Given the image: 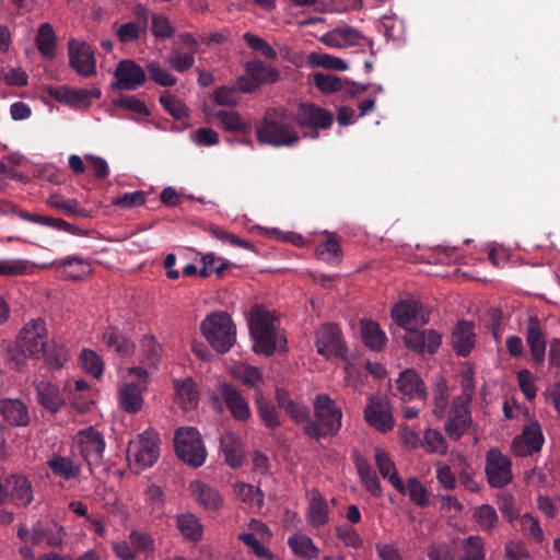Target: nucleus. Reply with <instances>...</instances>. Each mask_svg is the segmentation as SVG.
<instances>
[{"instance_id":"nucleus-28","label":"nucleus","mask_w":560,"mask_h":560,"mask_svg":"<svg viewBox=\"0 0 560 560\" xmlns=\"http://www.w3.org/2000/svg\"><path fill=\"white\" fill-rule=\"evenodd\" d=\"M375 463L381 476L388 479L390 485L400 493L406 494V485L399 477L389 454L382 448L375 450Z\"/></svg>"},{"instance_id":"nucleus-60","label":"nucleus","mask_w":560,"mask_h":560,"mask_svg":"<svg viewBox=\"0 0 560 560\" xmlns=\"http://www.w3.org/2000/svg\"><path fill=\"white\" fill-rule=\"evenodd\" d=\"M336 536L343 542L346 547L359 549L363 545L362 537L351 525L348 524L337 526Z\"/></svg>"},{"instance_id":"nucleus-26","label":"nucleus","mask_w":560,"mask_h":560,"mask_svg":"<svg viewBox=\"0 0 560 560\" xmlns=\"http://www.w3.org/2000/svg\"><path fill=\"white\" fill-rule=\"evenodd\" d=\"M206 116L208 121H218L226 131L244 135L250 132V125L247 124L237 112L221 109L217 112H206Z\"/></svg>"},{"instance_id":"nucleus-32","label":"nucleus","mask_w":560,"mask_h":560,"mask_svg":"<svg viewBox=\"0 0 560 560\" xmlns=\"http://www.w3.org/2000/svg\"><path fill=\"white\" fill-rule=\"evenodd\" d=\"M220 443L225 463L233 469L240 468L244 463V451L238 436L228 432L221 436Z\"/></svg>"},{"instance_id":"nucleus-53","label":"nucleus","mask_w":560,"mask_h":560,"mask_svg":"<svg viewBox=\"0 0 560 560\" xmlns=\"http://www.w3.org/2000/svg\"><path fill=\"white\" fill-rule=\"evenodd\" d=\"M80 360L83 369L90 375L98 378L103 375L104 364L100 355L90 349H84L81 352Z\"/></svg>"},{"instance_id":"nucleus-44","label":"nucleus","mask_w":560,"mask_h":560,"mask_svg":"<svg viewBox=\"0 0 560 560\" xmlns=\"http://www.w3.org/2000/svg\"><path fill=\"white\" fill-rule=\"evenodd\" d=\"M103 341L120 355H130L135 350V345L122 336L117 328H107L103 334Z\"/></svg>"},{"instance_id":"nucleus-25","label":"nucleus","mask_w":560,"mask_h":560,"mask_svg":"<svg viewBox=\"0 0 560 560\" xmlns=\"http://www.w3.org/2000/svg\"><path fill=\"white\" fill-rule=\"evenodd\" d=\"M397 390L402 400L427 398V388L422 378L411 369L405 370L396 381Z\"/></svg>"},{"instance_id":"nucleus-38","label":"nucleus","mask_w":560,"mask_h":560,"mask_svg":"<svg viewBox=\"0 0 560 560\" xmlns=\"http://www.w3.org/2000/svg\"><path fill=\"white\" fill-rule=\"evenodd\" d=\"M46 205L68 217L89 218L90 211L82 208L78 200L52 195L46 200Z\"/></svg>"},{"instance_id":"nucleus-58","label":"nucleus","mask_w":560,"mask_h":560,"mask_svg":"<svg viewBox=\"0 0 560 560\" xmlns=\"http://www.w3.org/2000/svg\"><path fill=\"white\" fill-rule=\"evenodd\" d=\"M310 61L316 67L336 71H345L348 68L341 58L328 54H311Z\"/></svg>"},{"instance_id":"nucleus-11","label":"nucleus","mask_w":560,"mask_h":560,"mask_svg":"<svg viewBox=\"0 0 560 560\" xmlns=\"http://www.w3.org/2000/svg\"><path fill=\"white\" fill-rule=\"evenodd\" d=\"M78 445L81 455L90 467L102 464L106 444L100 431L93 427L80 430Z\"/></svg>"},{"instance_id":"nucleus-49","label":"nucleus","mask_w":560,"mask_h":560,"mask_svg":"<svg viewBox=\"0 0 560 560\" xmlns=\"http://www.w3.org/2000/svg\"><path fill=\"white\" fill-rule=\"evenodd\" d=\"M450 405V394L447 383L444 378L436 382L433 393V415L438 419L445 416L446 409Z\"/></svg>"},{"instance_id":"nucleus-6","label":"nucleus","mask_w":560,"mask_h":560,"mask_svg":"<svg viewBox=\"0 0 560 560\" xmlns=\"http://www.w3.org/2000/svg\"><path fill=\"white\" fill-rule=\"evenodd\" d=\"M174 447L176 455L191 467H200L206 460L207 451L195 428H178L174 435Z\"/></svg>"},{"instance_id":"nucleus-31","label":"nucleus","mask_w":560,"mask_h":560,"mask_svg":"<svg viewBox=\"0 0 560 560\" xmlns=\"http://www.w3.org/2000/svg\"><path fill=\"white\" fill-rule=\"evenodd\" d=\"M0 411L11 425L24 427L30 422L27 408L20 399H2Z\"/></svg>"},{"instance_id":"nucleus-41","label":"nucleus","mask_w":560,"mask_h":560,"mask_svg":"<svg viewBox=\"0 0 560 560\" xmlns=\"http://www.w3.org/2000/svg\"><path fill=\"white\" fill-rule=\"evenodd\" d=\"M245 68L247 74L260 85L276 83L280 79L278 70L270 65L264 63L261 60L249 61L246 63Z\"/></svg>"},{"instance_id":"nucleus-24","label":"nucleus","mask_w":560,"mask_h":560,"mask_svg":"<svg viewBox=\"0 0 560 560\" xmlns=\"http://www.w3.org/2000/svg\"><path fill=\"white\" fill-rule=\"evenodd\" d=\"M37 402L48 412L55 415L65 406L66 401L59 387L47 380L33 382Z\"/></svg>"},{"instance_id":"nucleus-42","label":"nucleus","mask_w":560,"mask_h":560,"mask_svg":"<svg viewBox=\"0 0 560 560\" xmlns=\"http://www.w3.org/2000/svg\"><path fill=\"white\" fill-rule=\"evenodd\" d=\"M255 401L257 412L264 424L271 430L279 428L281 422L279 420V412L276 406L271 401L265 399L260 390L256 392Z\"/></svg>"},{"instance_id":"nucleus-63","label":"nucleus","mask_w":560,"mask_h":560,"mask_svg":"<svg viewBox=\"0 0 560 560\" xmlns=\"http://www.w3.org/2000/svg\"><path fill=\"white\" fill-rule=\"evenodd\" d=\"M466 556L460 560H485L486 552L480 536H469L464 540Z\"/></svg>"},{"instance_id":"nucleus-51","label":"nucleus","mask_w":560,"mask_h":560,"mask_svg":"<svg viewBox=\"0 0 560 560\" xmlns=\"http://www.w3.org/2000/svg\"><path fill=\"white\" fill-rule=\"evenodd\" d=\"M316 255L324 261L339 262L341 257V247L339 242L330 234L326 241L317 246Z\"/></svg>"},{"instance_id":"nucleus-55","label":"nucleus","mask_w":560,"mask_h":560,"mask_svg":"<svg viewBox=\"0 0 560 560\" xmlns=\"http://www.w3.org/2000/svg\"><path fill=\"white\" fill-rule=\"evenodd\" d=\"M159 101L163 108L175 119H183L188 116L187 106L175 96L164 93Z\"/></svg>"},{"instance_id":"nucleus-40","label":"nucleus","mask_w":560,"mask_h":560,"mask_svg":"<svg viewBox=\"0 0 560 560\" xmlns=\"http://www.w3.org/2000/svg\"><path fill=\"white\" fill-rule=\"evenodd\" d=\"M355 466L366 491L370 492L375 498L381 497V482L370 463L364 458L358 457L355 460Z\"/></svg>"},{"instance_id":"nucleus-35","label":"nucleus","mask_w":560,"mask_h":560,"mask_svg":"<svg viewBox=\"0 0 560 560\" xmlns=\"http://www.w3.org/2000/svg\"><path fill=\"white\" fill-rule=\"evenodd\" d=\"M361 335L364 345L373 350L381 351L387 342V336L380 325L371 319L361 320Z\"/></svg>"},{"instance_id":"nucleus-4","label":"nucleus","mask_w":560,"mask_h":560,"mask_svg":"<svg viewBox=\"0 0 560 560\" xmlns=\"http://www.w3.org/2000/svg\"><path fill=\"white\" fill-rule=\"evenodd\" d=\"M200 329L210 346L220 353H226L235 343L236 326L226 312L207 315L201 322Z\"/></svg>"},{"instance_id":"nucleus-39","label":"nucleus","mask_w":560,"mask_h":560,"mask_svg":"<svg viewBox=\"0 0 560 560\" xmlns=\"http://www.w3.org/2000/svg\"><path fill=\"white\" fill-rule=\"evenodd\" d=\"M176 527L184 538L199 541L202 538V525L192 513H183L176 516Z\"/></svg>"},{"instance_id":"nucleus-57","label":"nucleus","mask_w":560,"mask_h":560,"mask_svg":"<svg viewBox=\"0 0 560 560\" xmlns=\"http://www.w3.org/2000/svg\"><path fill=\"white\" fill-rule=\"evenodd\" d=\"M145 501L155 516H161L164 513L165 494L161 487L150 485L145 490Z\"/></svg>"},{"instance_id":"nucleus-33","label":"nucleus","mask_w":560,"mask_h":560,"mask_svg":"<svg viewBox=\"0 0 560 560\" xmlns=\"http://www.w3.org/2000/svg\"><path fill=\"white\" fill-rule=\"evenodd\" d=\"M40 357L44 358L49 369L61 370L70 360V351L60 339H52L50 343L45 346Z\"/></svg>"},{"instance_id":"nucleus-48","label":"nucleus","mask_w":560,"mask_h":560,"mask_svg":"<svg viewBox=\"0 0 560 560\" xmlns=\"http://www.w3.org/2000/svg\"><path fill=\"white\" fill-rule=\"evenodd\" d=\"M202 268L199 271L200 277H209L211 273L222 276L223 272L234 266L233 262L222 257H217L214 254H205L201 258Z\"/></svg>"},{"instance_id":"nucleus-17","label":"nucleus","mask_w":560,"mask_h":560,"mask_svg":"<svg viewBox=\"0 0 560 560\" xmlns=\"http://www.w3.org/2000/svg\"><path fill=\"white\" fill-rule=\"evenodd\" d=\"M48 95L70 106H90L93 98H100L102 92L98 88L75 89L68 86L48 88Z\"/></svg>"},{"instance_id":"nucleus-37","label":"nucleus","mask_w":560,"mask_h":560,"mask_svg":"<svg viewBox=\"0 0 560 560\" xmlns=\"http://www.w3.org/2000/svg\"><path fill=\"white\" fill-rule=\"evenodd\" d=\"M35 43L44 59L51 60L55 58L57 36L50 23H44L38 27Z\"/></svg>"},{"instance_id":"nucleus-2","label":"nucleus","mask_w":560,"mask_h":560,"mask_svg":"<svg viewBox=\"0 0 560 560\" xmlns=\"http://www.w3.org/2000/svg\"><path fill=\"white\" fill-rule=\"evenodd\" d=\"M249 332L254 340V351L270 357L277 348H282L285 339L278 336L275 328V316L264 306L255 304L248 318Z\"/></svg>"},{"instance_id":"nucleus-19","label":"nucleus","mask_w":560,"mask_h":560,"mask_svg":"<svg viewBox=\"0 0 560 560\" xmlns=\"http://www.w3.org/2000/svg\"><path fill=\"white\" fill-rule=\"evenodd\" d=\"M525 339L529 348L532 360L541 365L546 358V334L537 316H529L525 327Z\"/></svg>"},{"instance_id":"nucleus-7","label":"nucleus","mask_w":560,"mask_h":560,"mask_svg":"<svg viewBox=\"0 0 560 560\" xmlns=\"http://www.w3.org/2000/svg\"><path fill=\"white\" fill-rule=\"evenodd\" d=\"M47 328L42 318H33L27 322L21 329L19 335V348L26 357L40 358L42 352L47 345Z\"/></svg>"},{"instance_id":"nucleus-45","label":"nucleus","mask_w":560,"mask_h":560,"mask_svg":"<svg viewBox=\"0 0 560 560\" xmlns=\"http://www.w3.org/2000/svg\"><path fill=\"white\" fill-rule=\"evenodd\" d=\"M119 402L122 409L129 413L138 412L142 407L140 388L135 384H126L119 390Z\"/></svg>"},{"instance_id":"nucleus-5","label":"nucleus","mask_w":560,"mask_h":560,"mask_svg":"<svg viewBox=\"0 0 560 560\" xmlns=\"http://www.w3.org/2000/svg\"><path fill=\"white\" fill-rule=\"evenodd\" d=\"M160 438L153 430H145L127 447V459L137 472L153 466L160 456Z\"/></svg>"},{"instance_id":"nucleus-47","label":"nucleus","mask_w":560,"mask_h":560,"mask_svg":"<svg viewBox=\"0 0 560 560\" xmlns=\"http://www.w3.org/2000/svg\"><path fill=\"white\" fill-rule=\"evenodd\" d=\"M328 513L329 511L326 499L319 493L314 495L308 506L310 523L315 527L324 526L329 520Z\"/></svg>"},{"instance_id":"nucleus-21","label":"nucleus","mask_w":560,"mask_h":560,"mask_svg":"<svg viewBox=\"0 0 560 560\" xmlns=\"http://www.w3.org/2000/svg\"><path fill=\"white\" fill-rule=\"evenodd\" d=\"M219 393L226 409L235 420L246 421L250 418L252 411L248 400L235 386L229 383H221L219 385Z\"/></svg>"},{"instance_id":"nucleus-50","label":"nucleus","mask_w":560,"mask_h":560,"mask_svg":"<svg viewBox=\"0 0 560 560\" xmlns=\"http://www.w3.org/2000/svg\"><path fill=\"white\" fill-rule=\"evenodd\" d=\"M237 497L242 502L256 508H261L264 504L262 491L253 485L240 482L235 486Z\"/></svg>"},{"instance_id":"nucleus-34","label":"nucleus","mask_w":560,"mask_h":560,"mask_svg":"<svg viewBox=\"0 0 560 560\" xmlns=\"http://www.w3.org/2000/svg\"><path fill=\"white\" fill-rule=\"evenodd\" d=\"M175 400L185 410L194 409L199 402V392L191 378L174 381Z\"/></svg>"},{"instance_id":"nucleus-20","label":"nucleus","mask_w":560,"mask_h":560,"mask_svg":"<svg viewBox=\"0 0 560 560\" xmlns=\"http://www.w3.org/2000/svg\"><path fill=\"white\" fill-rule=\"evenodd\" d=\"M295 124L312 129H328L332 125V115L312 103H301L298 107Z\"/></svg>"},{"instance_id":"nucleus-29","label":"nucleus","mask_w":560,"mask_h":560,"mask_svg":"<svg viewBox=\"0 0 560 560\" xmlns=\"http://www.w3.org/2000/svg\"><path fill=\"white\" fill-rule=\"evenodd\" d=\"M190 491L195 500L208 511H217L223 504L219 491L207 483L195 480L190 483Z\"/></svg>"},{"instance_id":"nucleus-27","label":"nucleus","mask_w":560,"mask_h":560,"mask_svg":"<svg viewBox=\"0 0 560 560\" xmlns=\"http://www.w3.org/2000/svg\"><path fill=\"white\" fill-rule=\"evenodd\" d=\"M57 271L68 280L78 281L91 273L90 264L80 256H68L54 262Z\"/></svg>"},{"instance_id":"nucleus-52","label":"nucleus","mask_w":560,"mask_h":560,"mask_svg":"<svg viewBox=\"0 0 560 560\" xmlns=\"http://www.w3.org/2000/svg\"><path fill=\"white\" fill-rule=\"evenodd\" d=\"M151 33L156 39L163 40L173 37L175 34V28L171 24L167 16L162 13H152Z\"/></svg>"},{"instance_id":"nucleus-8","label":"nucleus","mask_w":560,"mask_h":560,"mask_svg":"<svg viewBox=\"0 0 560 560\" xmlns=\"http://www.w3.org/2000/svg\"><path fill=\"white\" fill-rule=\"evenodd\" d=\"M485 472L491 488L502 489L513 480L512 462L497 447L486 454Z\"/></svg>"},{"instance_id":"nucleus-23","label":"nucleus","mask_w":560,"mask_h":560,"mask_svg":"<svg viewBox=\"0 0 560 560\" xmlns=\"http://www.w3.org/2000/svg\"><path fill=\"white\" fill-rule=\"evenodd\" d=\"M422 311L421 303L417 301H402L394 306L392 310V317L394 322L402 327L406 331L413 328L412 325H425L429 322V316L420 314Z\"/></svg>"},{"instance_id":"nucleus-1","label":"nucleus","mask_w":560,"mask_h":560,"mask_svg":"<svg viewBox=\"0 0 560 560\" xmlns=\"http://www.w3.org/2000/svg\"><path fill=\"white\" fill-rule=\"evenodd\" d=\"M256 138L271 147H292L300 136L295 130L294 113L288 108H269L256 128Z\"/></svg>"},{"instance_id":"nucleus-61","label":"nucleus","mask_w":560,"mask_h":560,"mask_svg":"<svg viewBox=\"0 0 560 560\" xmlns=\"http://www.w3.org/2000/svg\"><path fill=\"white\" fill-rule=\"evenodd\" d=\"M166 62L177 72H185L195 65V57L190 52L175 50L166 57Z\"/></svg>"},{"instance_id":"nucleus-46","label":"nucleus","mask_w":560,"mask_h":560,"mask_svg":"<svg viewBox=\"0 0 560 560\" xmlns=\"http://www.w3.org/2000/svg\"><path fill=\"white\" fill-rule=\"evenodd\" d=\"M472 517L481 530L491 533L499 523L495 509L489 504H482L474 509Z\"/></svg>"},{"instance_id":"nucleus-9","label":"nucleus","mask_w":560,"mask_h":560,"mask_svg":"<svg viewBox=\"0 0 560 560\" xmlns=\"http://www.w3.org/2000/svg\"><path fill=\"white\" fill-rule=\"evenodd\" d=\"M68 55L70 67L81 77L90 78L96 73L94 50L86 42L69 39Z\"/></svg>"},{"instance_id":"nucleus-54","label":"nucleus","mask_w":560,"mask_h":560,"mask_svg":"<svg viewBox=\"0 0 560 560\" xmlns=\"http://www.w3.org/2000/svg\"><path fill=\"white\" fill-rule=\"evenodd\" d=\"M407 492L410 497V500L417 505L421 508L429 505V492L418 478L410 477L407 479L406 493Z\"/></svg>"},{"instance_id":"nucleus-18","label":"nucleus","mask_w":560,"mask_h":560,"mask_svg":"<svg viewBox=\"0 0 560 560\" xmlns=\"http://www.w3.org/2000/svg\"><path fill=\"white\" fill-rule=\"evenodd\" d=\"M442 336L433 329L420 330L418 328L408 329L404 336V342L412 351L423 353H435L441 346Z\"/></svg>"},{"instance_id":"nucleus-3","label":"nucleus","mask_w":560,"mask_h":560,"mask_svg":"<svg viewBox=\"0 0 560 560\" xmlns=\"http://www.w3.org/2000/svg\"><path fill=\"white\" fill-rule=\"evenodd\" d=\"M315 420L308 418L304 433L316 441L336 435L341 428L342 411L327 394H319L314 400Z\"/></svg>"},{"instance_id":"nucleus-56","label":"nucleus","mask_w":560,"mask_h":560,"mask_svg":"<svg viewBox=\"0 0 560 560\" xmlns=\"http://www.w3.org/2000/svg\"><path fill=\"white\" fill-rule=\"evenodd\" d=\"M314 84L323 93H334L343 89V82L339 77L322 72L314 74Z\"/></svg>"},{"instance_id":"nucleus-15","label":"nucleus","mask_w":560,"mask_h":560,"mask_svg":"<svg viewBox=\"0 0 560 560\" xmlns=\"http://www.w3.org/2000/svg\"><path fill=\"white\" fill-rule=\"evenodd\" d=\"M364 419L380 432H388L394 428V419L387 400L383 397H370L364 409Z\"/></svg>"},{"instance_id":"nucleus-22","label":"nucleus","mask_w":560,"mask_h":560,"mask_svg":"<svg viewBox=\"0 0 560 560\" xmlns=\"http://www.w3.org/2000/svg\"><path fill=\"white\" fill-rule=\"evenodd\" d=\"M468 405V402H464L460 399H454L452 402L444 429L448 438L454 441L459 440L465 434L471 422Z\"/></svg>"},{"instance_id":"nucleus-30","label":"nucleus","mask_w":560,"mask_h":560,"mask_svg":"<svg viewBox=\"0 0 560 560\" xmlns=\"http://www.w3.org/2000/svg\"><path fill=\"white\" fill-rule=\"evenodd\" d=\"M474 325L466 320H460L452 336L453 347L460 357H467L475 347Z\"/></svg>"},{"instance_id":"nucleus-14","label":"nucleus","mask_w":560,"mask_h":560,"mask_svg":"<svg viewBox=\"0 0 560 560\" xmlns=\"http://www.w3.org/2000/svg\"><path fill=\"white\" fill-rule=\"evenodd\" d=\"M114 75L116 81L113 86L117 90L133 91L147 81L143 68L130 59L119 61Z\"/></svg>"},{"instance_id":"nucleus-62","label":"nucleus","mask_w":560,"mask_h":560,"mask_svg":"<svg viewBox=\"0 0 560 560\" xmlns=\"http://www.w3.org/2000/svg\"><path fill=\"white\" fill-rule=\"evenodd\" d=\"M521 529L529 539H533L535 542H541L544 539V532L538 520L529 513L521 516Z\"/></svg>"},{"instance_id":"nucleus-64","label":"nucleus","mask_w":560,"mask_h":560,"mask_svg":"<svg viewBox=\"0 0 560 560\" xmlns=\"http://www.w3.org/2000/svg\"><path fill=\"white\" fill-rule=\"evenodd\" d=\"M424 441L429 452L445 455L448 450L447 442L438 430L428 429L424 433Z\"/></svg>"},{"instance_id":"nucleus-59","label":"nucleus","mask_w":560,"mask_h":560,"mask_svg":"<svg viewBox=\"0 0 560 560\" xmlns=\"http://www.w3.org/2000/svg\"><path fill=\"white\" fill-rule=\"evenodd\" d=\"M147 71L156 84L161 86H173L177 83V79L161 67L158 61H151L147 65Z\"/></svg>"},{"instance_id":"nucleus-36","label":"nucleus","mask_w":560,"mask_h":560,"mask_svg":"<svg viewBox=\"0 0 560 560\" xmlns=\"http://www.w3.org/2000/svg\"><path fill=\"white\" fill-rule=\"evenodd\" d=\"M47 466L52 475L65 480H72L81 475V465L70 457L54 455L47 460Z\"/></svg>"},{"instance_id":"nucleus-16","label":"nucleus","mask_w":560,"mask_h":560,"mask_svg":"<svg viewBox=\"0 0 560 560\" xmlns=\"http://www.w3.org/2000/svg\"><path fill=\"white\" fill-rule=\"evenodd\" d=\"M5 501L10 500L18 508H26L34 498L31 481L23 475H10L2 479Z\"/></svg>"},{"instance_id":"nucleus-10","label":"nucleus","mask_w":560,"mask_h":560,"mask_svg":"<svg viewBox=\"0 0 560 560\" xmlns=\"http://www.w3.org/2000/svg\"><path fill=\"white\" fill-rule=\"evenodd\" d=\"M545 436L538 421L525 424L522 432L512 440V451L516 456L527 457L540 452Z\"/></svg>"},{"instance_id":"nucleus-43","label":"nucleus","mask_w":560,"mask_h":560,"mask_svg":"<svg viewBox=\"0 0 560 560\" xmlns=\"http://www.w3.org/2000/svg\"><path fill=\"white\" fill-rule=\"evenodd\" d=\"M288 545L296 556L308 560L316 559L319 549L314 545L313 540L302 534H295L289 537Z\"/></svg>"},{"instance_id":"nucleus-13","label":"nucleus","mask_w":560,"mask_h":560,"mask_svg":"<svg viewBox=\"0 0 560 560\" xmlns=\"http://www.w3.org/2000/svg\"><path fill=\"white\" fill-rule=\"evenodd\" d=\"M317 352L325 358H342L346 348L341 330L336 324H325L316 331Z\"/></svg>"},{"instance_id":"nucleus-12","label":"nucleus","mask_w":560,"mask_h":560,"mask_svg":"<svg viewBox=\"0 0 560 560\" xmlns=\"http://www.w3.org/2000/svg\"><path fill=\"white\" fill-rule=\"evenodd\" d=\"M2 211L4 213H12L20 218L21 220L34 224L49 226L54 230L63 231L73 235H85V232L83 230L62 219L31 213L26 210L20 209L18 206L11 202H4L2 206Z\"/></svg>"}]
</instances>
